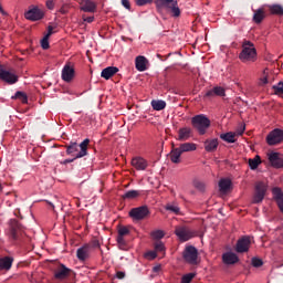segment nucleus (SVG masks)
Listing matches in <instances>:
<instances>
[{
  "label": "nucleus",
  "mask_w": 283,
  "mask_h": 283,
  "mask_svg": "<svg viewBox=\"0 0 283 283\" xmlns=\"http://www.w3.org/2000/svg\"><path fill=\"white\" fill-rule=\"evenodd\" d=\"M266 83H269V69L263 71V75L260 78V85H266Z\"/></svg>",
  "instance_id": "42"
},
{
  "label": "nucleus",
  "mask_w": 283,
  "mask_h": 283,
  "mask_svg": "<svg viewBox=\"0 0 283 283\" xmlns=\"http://www.w3.org/2000/svg\"><path fill=\"white\" fill-rule=\"evenodd\" d=\"M0 81H4L9 85H14L19 81V76L13 71H8L0 65Z\"/></svg>",
  "instance_id": "6"
},
{
  "label": "nucleus",
  "mask_w": 283,
  "mask_h": 283,
  "mask_svg": "<svg viewBox=\"0 0 283 283\" xmlns=\"http://www.w3.org/2000/svg\"><path fill=\"white\" fill-rule=\"evenodd\" d=\"M14 259L10 256L0 258V271H10L12 269V263Z\"/></svg>",
  "instance_id": "21"
},
{
  "label": "nucleus",
  "mask_w": 283,
  "mask_h": 283,
  "mask_svg": "<svg viewBox=\"0 0 283 283\" xmlns=\"http://www.w3.org/2000/svg\"><path fill=\"white\" fill-rule=\"evenodd\" d=\"M166 211H170L171 213H175L176 216H179L180 213V207L177 206V203H167L165 206Z\"/></svg>",
  "instance_id": "35"
},
{
  "label": "nucleus",
  "mask_w": 283,
  "mask_h": 283,
  "mask_svg": "<svg viewBox=\"0 0 283 283\" xmlns=\"http://www.w3.org/2000/svg\"><path fill=\"white\" fill-rule=\"evenodd\" d=\"M192 185L196 189H198L199 191H205V182L200 181V180H193Z\"/></svg>",
  "instance_id": "45"
},
{
  "label": "nucleus",
  "mask_w": 283,
  "mask_h": 283,
  "mask_svg": "<svg viewBox=\"0 0 283 283\" xmlns=\"http://www.w3.org/2000/svg\"><path fill=\"white\" fill-rule=\"evenodd\" d=\"M224 264H235L238 262V255L233 252H227L222 255Z\"/></svg>",
  "instance_id": "28"
},
{
  "label": "nucleus",
  "mask_w": 283,
  "mask_h": 283,
  "mask_svg": "<svg viewBox=\"0 0 283 283\" xmlns=\"http://www.w3.org/2000/svg\"><path fill=\"white\" fill-rule=\"evenodd\" d=\"M189 138H191V128L184 127L178 130L177 140H189Z\"/></svg>",
  "instance_id": "27"
},
{
  "label": "nucleus",
  "mask_w": 283,
  "mask_h": 283,
  "mask_svg": "<svg viewBox=\"0 0 283 283\" xmlns=\"http://www.w3.org/2000/svg\"><path fill=\"white\" fill-rule=\"evenodd\" d=\"M135 2H136V6L143 7L149 3H154V0H135Z\"/></svg>",
  "instance_id": "49"
},
{
  "label": "nucleus",
  "mask_w": 283,
  "mask_h": 283,
  "mask_svg": "<svg viewBox=\"0 0 283 283\" xmlns=\"http://www.w3.org/2000/svg\"><path fill=\"white\" fill-rule=\"evenodd\" d=\"M24 17L29 21H41L45 17V11L39 7H33L24 13Z\"/></svg>",
  "instance_id": "8"
},
{
  "label": "nucleus",
  "mask_w": 283,
  "mask_h": 283,
  "mask_svg": "<svg viewBox=\"0 0 283 283\" xmlns=\"http://www.w3.org/2000/svg\"><path fill=\"white\" fill-rule=\"evenodd\" d=\"M0 12L1 14H6V11L3 10V7H1V4H0Z\"/></svg>",
  "instance_id": "58"
},
{
  "label": "nucleus",
  "mask_w": 283,
  "mask_h": 283,
  "mask_svg": "<svg viewBox=\"0 0 283 283\" xmlns=\"http://www.w3.org/2000/svg\"><path fill=\"white\" fill-rule=\"evenodd\" d=\"M193 277H196V274L193 273L186 274L182 276L181 283H191V280H193Z\"/></svg>",
  "instance_id": "48"
},
{
  "label": "nucleus",
  "mask_w": 283,
  "mask_h": 283,
  "mask_svg": "<svg viewBox=\"0 0 283 283\" xmlns=\"http://www.w3.org/2000/svg\"><path fill=\"white\" fill-rule=\"evenodd\" d=\"M251 247V237H243L238 240L235 251L237 253H247Z\"/></svg>",
  "instance_id": "14"
},
{
  "label": "nucleus",
  "mask_w": 283,
  "mask_h": 283,
  "mask_svg": "<svg viewBox=\"0 0 283 283\" xmlns=\"http://www.w3.org/2000/svg\"><path fill=\"white\" fill-rule=\"evenodd\" d=\"M92 253V250H90V245H83L76 251V256L80 262H85V260H90V254Z\"/></svg>",
  "instance_id": "16"
},
{
  "label": "nucleus",
  "mask_w": 283,
  "mask_h": 283,
  "mask_svg": "<svg viewBox=\"0 0 283 283\" xmlns=\"http://www.w3.org/2000/svg\"><path fill=\"white\" fill-rule=\"evenodd\" d=\"M266 195V184L264 182H258L255 186V193L253 197V202H262L264 200V196Z\"/></svg>",
  "instance_id": "13"
},
{
  "label": "nucleus",
  "mask_w": 283,
  "mask_h": 283,
  "mask_svg": "<svg viewBox=\"0 0 283 283\" xmlns=\"http://www.w3.org/2000/svg\"><path fill=\"white\" fill-rule=\"evenodd\" d=\"M81 10H83V12H95L96 3L92 0H82Z\"/></svg>",
  "instance_id": "22"
},
{
  "label": "nucleus",
  "mask_w": 283,
  "mask_h": 283,
  "mask_svg": "<svg viewBox=\"0 0 283 283\" xmlns=\"http://www.w3.org/2000/svg\"><path fill=\"white\" fill-rule=\"evenodd\" d=\"M275 94H283V83L280 82L276 86H273Z\"/></svg>",
  "instance_id": "50"
},
{
  "label": "nucleus",
  "mask_w": 283,
  "mask_h": 283,
  "mask_svg": "<svg viewBox=\"0 0 283 283\" xmlns=\"http://www.w3.org/2000/svg\"><path fill=\"white\" fill-rule=\"evenodd\" d=\"M272 193H273L274 200H276L280 211H282V213H283V191H282V189L273 188Z\"/></svg>",
  "instance_id": "20"
},
{
  "label": "nucleus",
  "mask_w": 283,
  "mask_h": 283,
  "mask_svg": "<svg viewBox=\"0 0 283 283\" xmlns=\"http://www.w3.org/2000/svg\"><path fill=\"white\" fill-rule=\"evenodd\" d=\"M71 270L65 268V265H60L55 270L54 277L55 280H66V277H70Z\"/></svg>",
  "instance_id": "18"
},
{
  "label": "nucleus",
  "mask_w": 283,
  "mask_h": 283,
  "mask_svg": "<svg viewBox=\"0 0 283 283\" xmlns=\"http://www.w3.org/2000/svg\"><path fill=\"white\" fill-rule=\"evenodd\" d=\"M129 216L133 220H145L149 216V209L147 207L134 208L129 211Z\"/></svg>",
  "instance_id": "12"
},
{
  "label": "nucleus",
  "mask_w": 283,
  "mask_h": 283,
  "mask_svg": "<svg viewBox=\"0 0 283 283\" xmlns=\"http://www.w3.org/2000/svg\"><path fill=\"white\" fill-rule=\"evenodd\" d=\"M178 148L181 150V154H185L187 151H196V149H198V146L193 143H184L180 144Z\"/></svg>",
  "instance_id": "30"
},
{
  "label": "nucleus",
  "mask_w": 283,
  "mask_h": 283,
  "mask_svg": "<svg viewBox=\"0 0 283 283\" xmlns=\"http://www.w3.org/2000/svg\"><path fill=\"white\" fill-rule=\"evenodd\" d=\"M151 107L156 112H160V111L165 109V107H167V103H165V101H160V99H157V101L153 99Z\"/></svg>",
  "instance_id": "34"
},
{
  "label": "nucleus",
  "mask_w": 283,
  "mask_h": 283,
  "mask_svg": "<svg viewBox=\"0 0 283 283\" xmlns=\"http://www.w3.org/2000/svg\"><path fill=\"white\" fill-rule=\"evenodd\" d=\"M155 6L158 10H167L172 17L180 15V8H178V0H155Z\"/></svg>",
  "instance_id": "2"
},
{
  "label": "nucleus",
  "mask_w": 283,
  "mask_h": 283,
  "mask_svg": "<svg viewBox=\"0 0 283 283\" xmlns=\"http://www.w3.org/2000/svg\"><path fill=\"white\" fill-rule=\"evenodd\" d=\"M180 156H182V153L180 150V148H172L170 151V160L171 163H174L175 165L180 164Z\"/></svg>",
  "instance_id": "29"
},
{
  "label": "nucleus",
  "mask_w": 283,
  "mask_h": 283,
  "mask_svg": "<svg viewBox=\"0 0 283 283\" xmlns=\"http://www.w3.org/2000/svg\"><path fill=\"white\" fill-rule=\"evenodd\" d=\"M192 125L193 128L203 136V134H207V129L211 126V120H209L205 115H197L192 117Z\"/></svg>",
  "instance_id": "4"
},
{
  "label": "nucleus",
  "mask_w": 283,
  "mask_h": 283,
  "mask_svg": "<svg viewBox=\"0 0 283 283\" xmlns=\"http://www.w3.org/2000/svg\"><path fill=\"white\" fill-rule=\"evenodd\" d=\"M90 146V139H84L83 143L76 144L71 143V145L67 146L66 153L67 154H76L75 158H83L84 156H87V147Z\"/></svg>",
  "instance_id": "3"
},
{
  "label": "nucleus",
  "mask_w": 283,
  "mask_h": 283,
  "mask_svg": "<svg viewBox=\"0 0 283 283\" xmlns=\"http://www.w3.org/2000/svg\"><path fill=\"white\" fill-rule=\"evenodd\" d=\"M263 262L261 259H252V265L255 268L262 266Z\"/></svg>",
  "instance_id": "51"
},
{
  "label": "nucleus",
  "mask_w": 283,
  "mask_h": 283,
  "mask_svg": "<svg viewBox=\"0 0 283 283\" xmlns=\"http://www.w3.org/2000/svg\"><path fill=\"white\" fill-rule=\"evenodd\" d=\"M46 8H49V10H54V0H48Z\"/></svg>",
  "instance_id": "53"
},
{
  "label": "nucleus",
  "mask_w": 283,
  "mask_h": 283,
  "mask_svg": "<svg viewBox=\"0 0 283 283\" xmlns=\"http://www.w3.org/2000/svg\"><path fill=\"white\" fill-rule=\"evenodd\" d=\"M155 252L163 253V255H165V243H163V241L155 242Z\"/></svg>",
  "instance_id": "40"
},
{
  "label": "nucleus",
  "mask_w": 283,
  "mask_h": 283,
  "mask_svg": "<svg viewBox=\"0 0 283 283\" xmlns=\"http://www.w3.org/2000/svg\"><path fill=\"white\" fill-rule=\"evenodd\" d=\"M53 30H54V28L49 27L48 28V33L44 36H46V39H50V36H52V34H53Z\"/></svg>",
  "instance_id": "55"
},
{
  "label": "nucleus",
  "mask_w": 283,
  "mask_h": 283,
  "mask_svg": "<svg viewBox=\"0 0 283 283\" xmlns=\"http://www.w3.org/2000/svg\"><path fill=\"white\" fill-rule=\"evenodd\" d=\"M118 72V67L116 66H108L104 69L101 73L102 78H105L106 81H109L114 74Z\"/></svg>",
  "instance_id": "24"
},
{
  "label": "nucleus",
  "mask_w": 283,
  "mask_h": 283,
  "mask_svg": "<svg viewBox=\"0 0 283 283\" xmlns=\"http://www.w3.org/2000/svg\"><path fill=\"white\" fill-rule=\"evenodd\" d=\"M140 192L137 190H129L125 195H123L124 200H134V198H138Z\"/></svg>",
  "instance_id": "36"
},
{
  "label": "nucleus",
  "mask_w": 283,
  "mask_h": 283,
  "mask_svg": "<svg viewBox=\"0 0 283 283\" xmlns=\"http://www.w3.org/2000/svg\"><path fill=\"white\" fill-rule=\"evenodd\" d=\"M239 59L242 63H255V61H258L255 44L249 40L243 41Z\"/></svg>",
  "instance_id": "1"
},
{
  "label": "nucleus",
  "mask_w": 283,
  "mask_h": 283,
  "mask_svg": "<svg viewBox=\"0 0 283 283\" xmlns=\"http://www.w3.org/2000/svg\"><path fill=\"white\" fill-rule=\"evenodd\" d=\"M158 256V252L155 251H148L145 253V258L146 260H156V258Z\"/></svg>",
  "instance_id": "46"
},
{
  "label": "nucleus",
  "mask_w": 283,
  "mask_h": 283,
  "mask_svg": "<svg viewBox=\"0 0 283 283\" xmlns=\"http://www.w3.org/2000/svg\"><path fill=\"white\" fill-rule=\"evenodd\" d=\"M83 20H84L86 23H92V22L94 21V17L83 18Z\"/></svg>",
  "instance_id": "56"
},
{
  "label": "nucleus",
  "mask_w": 283,
  "mask_h": 283,
  "mask_svg": "<svg viewBox=\"0 0 283 283\" xmlns=\"http://www.w3.org/2000/svg\"><path fill=\"white\" fill-rule=\"evenodd\" d=\"M175 233L181 242H187L191 240V238H196V232L187 227H177Z\"/></svg>",
  "instance_id": "5"
},
{
  "label": "nucleus",
  "mask_w": 283,
  "mask_h": 283,
  "mask_svg": "<svg viewBox=\"0 0 283 283\" xmlns=\"http://www.w3.org/2000/svg\"><path fill=\"white\" fill-rule=\"evenodd\" d=\"M206 96H224V88L220 86H216L214 88L208 91Z\"/></svg>",
  "instance_id": "33"
},
{
  "label": "nucleus",
  "mask_w": 283,
  "mask_h": 283,
  "mask_svg": "<svg viewBox=\"0 0 283 283\" xmlns=\"http://www.w3.org/2000/svg\"><path fill=\"white\" fill-rule=\"evenodd\" d=\"M244 134V127H242L240 130H237L235 133H227L220 135L221 140H224L226 143H235L237 136H242Z\"/></svg>",
  "instance_id": "17"
},
{
  "label": "nucleus",
  "mask_w": 283,
  "mask_h": 283,
  "mask_svg": "<svg viewBox=\"0 0 283 283\" xmlns=\"http://www.w3.org/2000/svg\"><path fill=\"white\" fill-rule=\"evenodd\" d=\"M12 98L21 101V103H23L24 105L28 104V94H25L24 92L18 91L15 95L12 96Z\"/></svg>",
  "instance_id": "37"
},
{
  "label": "nucleus",
  "mask_w": 283,
  "mask_h": 283,
  "mask_svg": "<svg viewBox=\"0 0 283 283\" xmlns=\"http://www.w3.org/2000/svg\"><path fill=\"white\" fill-rule=\"evenodd\" d=\"M269 163L272 165V167H275V169H281L283 167V155L275 151H270L266 154Z\"/></svg>",
  "instance_id": "10"
},
{
  "label": "nucleus",
  "mask_w": 283,
  "mask_h": 283,
  "mask_svg": "<svg viewBox=\"0 0 283 283\" xmlns=\"http://www.w3.org/2000/svg\"><path fill=\"white\" fill-rule=\"evenodd\" d=\"M122 4L124 6V8H126V10H130L132 8L129 0H122Z\"/></svg>",
  "instance_id": "52"
},
{
  "label": "nucleus",
  "mask_w": 283,
  "mask_h": 283,
  "mask_svg": "<svg viewBox=\"0 0 283 283\" xmlns=\"http://www.w3.org/2000/svg\"><path fill=\"white\" fill-rule=\"evenodd\" d=\"M150 235L154 240H163V238H165V232L163 230H157L153 231Z\"/></svg>",
  "instance_id": "41"
},
{
  "label": "nucleus",
  "mask_w": 283,
  "mask_h": 283,
  "mask_svg": "<svg viewBox=\"0 0 283 283\" xmlns=\"http://www.w3.org/2000/svg\"><path fill=\"white\" fill-rule=\"evenodd\" d=\"M74 64L72 62H67L62 70V80H64L65 83H71V81L74 80Z\"/></svg>",
  "instance_id": "11"
},
{
  "label": "nucleus",
  "mask_w": 283,
  "mask_h": 283,
  "mask_svg": "<svg viewBox=\"0 0 283 283\" xmlns=\"http://www.w3.org/2000/svg\"><path fill=\"white\" fill-rule=\"evenodd\" d=\"M184 259L188 264H197L198 263V250L195 247H186L184 251Z\"/></svg>",
  "instance_id": "9"
},
{
  "label": "nucleus",
  "mask_w": 283,
  "mask_h": 283,
  "mask_svg": "<svg viewBox=\"0 0 283 283\" xmlns=\"http://www.w3.org/2000/svg\"><path fill=\"white\" fill-rule=\"evenodd\" d=\"M264 19H266V11H264V8L254 10V14H253L254 23H262V21H264Z\"/></svg>",
  "instance_id": "25"
},
{
  "label": "nucleus",
  "mask_w": 283,
  "mask_h": 283,
  "mask_svg": "<svg viewBox=\"0 0 283 283\" xmlns=\"http://www.w3.org/2000/svg\"><path fill=\"white\" fill-rule=\"evenodd\" d=\"M117 244L118 249L122 251H127V241H125V237L117 234Z\"/></svg>",
  "instance_id": "38"
},
{
  "label": "nucleus",
  "mask_w": 283,
  "mask_h": 283,
  "mask_svg": "<svg viewBox=\"0 0 283 283\" xmlns=\"http://www.w3.org/2000/svg\"><path fill=\"white\" fill-rule=\"evenodd\" d=\"M231 186H232L231 179H229V178L220 179V181H219L220 193H222V195L229 193V191H231Z\"/></svg>",
  "instance_id": "19"
},
{
  "label": "nucleus",
  "mask_w": 283,
  "mask_h": 283,
  "mask_svg": "<svg viewBox=\"0 0 283 283\" xmlns=\"http://www.w3.org/2000/svg\"><path fill=\"white\" fill-rule=\"evenodd\" d=\"M0 191H3V186H1V184H0Z\"/></svg>",
  "instance_id": "60"
},
{
  "label": "nucleus",
  "mask_w": 283,
  "mask_h": 283,
  "mask_svg": "<svg viewBox=\"0 0 283 283\" xmlns=\"http://www.w3.org/2000/svg\"><path fill=\"white\" fill-rule=\"evenodd\" d=\"M48 205H50V207H52V209H54V205H52V202L48 201Z\"/></svg>",
  "instance_id": "59"
},
{
  "label": "nucleus",
  "mask_w": 283,
  "mask_h": 283,
  "mask_svg": "<svg viewBox=\"0 0 283 283\" xmlns=\"http://www.w3.org/2000/svg\"><path fill=\"white\" fill-rule=\"evenodd\" d=\"M41 46L43 50H49L50 49V38L44 35V38L41 41Z\"/></svg>",
  "instance_id": "47"
},
{
  "label": "nucleus",
  "mask_w": 283,
  "mask_h": 283,
  "mask_svg": "<svg viewBox=\"0 0 283 283\" xmlns=\"http://www.w3.org/2000/svg\"><path fill=\"white\" fill-rule=\"evenodd\" d=\"M85 245L90 247V251L93 249H101V242H98L97 239H93L90 243H86Z\"/></svg>",
  "instance_id": "43"
},
{
  "label": "nucleus",
  "mask_w": 283,
  "mask_h": 283,
  "mask_svg": "<svg viewBox=\"0 0 283 283\" xmlns=\"http://www.w3.org/2000/svg\"><path fill=\"white\" fill-rule=\"evenodd\" d=\"M20 231H21V227L19 226V222L11 221V238L13 240H17V238H19Z\"/></svg>",
  "instance_id": "32"
},
{
  "label": "nucleus",
  "mask_w": 283,
  "mask_h": 283,
  "mask_svg": "<svg viewBox=\"0 0 283 283\" xmlns=\"http://www.w3.org/2000/svg\"><path fill=\"white\" fill-rule=\"evenodd\" d=\"M266 8L271 14H276L277 17L283 15V8L280 4H269Z\"/></svg>",
  "instance_id": "31"
},
{
  "label": "nucleus",
  "mask_w": 283,
  "mask_h": 283,
  "mask_svg": "<svg viewBox=\"0 0 283 283\" xmlns=\"http://www.w3.org/2000/svg\"><path fill=\"white\" fill-rule=\"evenodd\" d=\"M148 166L149 164L143 157H134L132 159V167L137 169V171H145V169H147Z\"/></svg>",
  "instance_id": "15"
},
{
  "label": "nucleus",
  "mask_w": 283,
  "mask_h": 283,
  "mask_svg": "<svg viewBox=\"0 0 283 283\" xmlns=\"http://www.w3.org/2000/svg\"><path fill=\"white\" fill-rule=\"evenodd\" d=\"M136 70L138 72H145L147 70V57L139 55L135 60Z\"/></svg>",
  "instance_id": "23"
},
{
  "label": "nucleus",
  "mask_w": 283,
  "mask_h": 283,
  "mask_svg": "<svg viewBox=\"0 0 283 283\" xmlns=\"http://www.w3.org/2000/svg\"><path fill=\"white\" fill-rule=\"evenodd\" d=\"M70 163H74V159H65L64 161H61V165H67Z\"/></svg>",
  "instance_id": "57"
},
{
  "label": "nucleus",
  "mask_w": 283,
  "mask_h": 283,
  "mask_svg": "<svg viewBox=\"0 0 283 283\" xmlns=\"http://www.w3.org/2000/svg\"><path fill=\"white\" fill-rule=\"evenodd\" d=\"M266 143L270 146L280 145V143H283V130L280 128H275L270 132L266 136Z\"/></svg>",
  "instance_id": "7"
},
{
  "label": "nucleus",
  "mask_w": 283,
  "mask_h": 283,
  "mask_svg": "<svg viewBox=\"0 0 283 283\" xmlns=\"http://www.w3.org/2000/svg\"><path fill=\"white\" fill-rule=\"evenodd\" d=\"M117 280H125V272L118 271L116 272Z\"/></svg>",
  "instance_id": "54"
},
{
  "label": "nucleus",
  "mask_w": 283,
  "mask_h": 283,
  "mask_svg": "<svg viewBox=\"0 0 283 283\" xmlns=\"http://www.w3.org/2000/svg\"><path fill=\"white\" fill-rule=\"evenodd\" d=\"M218 145H219V142H218V138H213V139H207L205 142V149L206 151H216L218 149Z\"/></svg>",
  "instance_id": "26"
},
{
  "label": "nucleus",
  "mask_w": 283,
  "mask_h": 283,
  "mask_svg": "<svg viewBox=\"0 0 283 283\" xmlns=\"http://www.w3.org/2000/svg\"><path fill=\"white\" fill-rule=\"evenodd\" d=\"M117 233L118 235H122L125 238V235H129V228L125 226L118 227Z\"/></svg>",
  "instance_id": "44"
},
{
  "label": "nucleus",
  "mask_w": 283,
  "mask_h": 283,
  "mask_svg": "<svg viewBox=\"0 0 283 283\" xmlns=\"http://www.w3.org/2000/svg\"><path fill=\"white\" fill-rule=\"evenodd\" d=\"M260 163H262L260 160V156H255L253 159H249L250 169H255L256 167L260 166Z\"/></svg>",
  "instance_id": "39"
}]
</instances>
